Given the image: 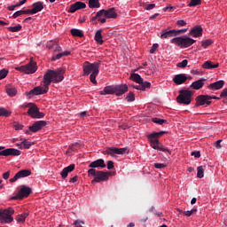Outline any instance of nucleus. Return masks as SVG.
I'll use <instances>...</instances> for the list:
<instances>
[{
  "mask_svg": "<svg viewBox=\"0 0 227 227\" xmlns=\"http://www.w3.org/2000/svg\"><path fill=\"white\" fill-rule=\"evenodd\" d=\"M152 122L156 123L157 125H164V123H168V120L154 117L152 119Z\"/></svg>",
  "mask_w": 227,
  "mask_h": 227,
  "instance_id": "obj_34",
  "label": "nucleus"
},
{
  "mask_svg": "<svg viewBox=\"0 0 227 227\" xmlns=\"http://www.w3.org/2000/svg\"><path fill=\"white\" fill-rule=\"evenodd\" d=\"M107 169H114V162L113 160L107 161Z\"/></svg>",
  "mask_w": 227,
  "mask_h": 227,
  "instance_id": "obj_56",
  "label": "nucleus"
},
{
  "mask_svg": "<svg viewBox=\"0 0 227 227\" xmlns=\"http://www.w3.org/2000/svg\"><path fill=\"white\" fill-rule=\"evenodd\" d=\"M89 8H100V2L98 0H89Z\"/></svg>",
  "mask_w": 227,
  "mask_h": 227,
  "instance_id": "obj_33",
  "label": "nucleus"
},
{
  "mask_svg": "<svg viewBox=\"0 0 227 227\" xmlns=\"http://www.w3.org/2000/svg\"><path fill=\"white\" fill-rule=\"evenodd\" d=\"M31 192L33 190L29 186L22 185L19 192L11 200H24V198H28Z\"/></svg>",
  "mask_w": 227,
  "mask_h": 227,
  "instance_id": "obj_11",
  "label": "nucleus"
},
{
  "mask_svg": "<svg viewBox=\"0 0 227 227\" xmlns=\"http://www.w3.org/2000/svg\"><path fill=\"white\" fill-rule=\"evenodd\" d=\"M170 43H175L177 47H180V49H187V47H191V45L196 43V40L188 36H179L171 39Z\"/></svg>",
  "mask_w": 227,
  "mask_h": 227,
  "instance_id": "obj_6",
  "label": "nucleus"
},
{
  "mask_svg": "<svg viewBox=\"0 0 227 227\" xmlns=\"http://www.w3.org/2000/svg\"><path fill=\"white\" fill-rule=\"evenodd\" d=\"M100 17H106V19H116L118 17V13L116 12V9L114 7H112L108 10H100L97 12V14L91 18V22H95L97 19Z\"/></svg>",
  "mask_w": 227,
  "mask_h": 227,
  "instance_id": "obj_8",
  "label": "nucleus"
},
{
  "mask_svg": "<svg viewBox=\"0 0 227 227\" xmlns=\"http://www.w3.org/2000/svg\"><path fill=\"white\" fill-rule=\"evenodd\" d=\"M26 176H31V171L29 169H22L15 174L13 178L10 179L11 184L17 182L20 178H26Z\"/></svg>",
  "mask_w": 227,
  "mask_h": 227,
  "instance_id": "obj_16",
  "label": "nucleus"
},
{
  "mask_svg": "<svg viewBox=\"0 0 227 227\" xmlns=\"http://www.w3.org/2000/svg\"><path fill=\"white\" fill-rule=\"evenodd\" d=\"M189 63V60L184 59L182 62L176 64L177 68H185Z\"/></svg>",
  "mask_w": 227,
  "mask_h": 227,
  "instance_id": "obj_44",
  "label": "nucleus"
},
{
  "mask_svg": "<svg viewBox=\"0 0 227 227\" xmlns=\"http://www.w3.org/2000/svg\"><path fill=\"white\" fill-rule=\"evenodd\" d=\"M27 215H29V213H23L21 215H19L16 218L17 223H24Z\"/></svg>",
  "mask_w": 227,
  "mask_h": 227,
  "instance_id": "obj_36",
  "label": "nucleus"
},
{
  "mask_svg": "<svg viewBox=\"0 0 227 227\" xmlns=\"http://www.w3.org/2000/svg\"><path fill=\"white\" fill-rule=\"evenodd\" d=\"M21 15H23V14H22V10L17 11L16 12H14V13L12 14V19H17V17H20Z\"/></svg>",
  "mask_w": 227,
  "mask_h": 227,
  "instance_id": "obj_54",
  "label": "nucleus"
},
{
  "mask_svg": "<svg viewBox=\"0 0 227 227\" xmlns=\"http://www.w3.org/2000/svg\"><path fill=\"white\" fill-rule=\"evenodd\" d=\"M8 178H10V171H7V172L3 174V179L4 180H8Z\"/></svg>",
  "mask_w": 227,
  "mask_h": 227,
  "instance_id": "obj_61",
  "label": "nucleus"
},
{
  "mask_svg": "<svg viewBox=\"0 0 227 227\" xmlns=\"http://www.w3.org/2000/svg\"><path fill=\"white\" fill-rule=\"evenodd\" d=\"M94 40H96L97 43H99V45L104 43V40L102 39V30H98L96 32Z\"/></svg>",
  "mask_w": 227,
  "mask_h": 227,
  "instance_id": "obj_30",
  "label": "nucleus"
},
{
  "mask_svg": "<svg viewBox=\"0 0 227 227\" xmlns=\"http://www.w3.org/2000/svg\"><path fill=\"white\" fill-rule=\"evenodd\" d=\"M129 91V86L123 85H113V86H106L104 88L103 90H100L99 93L101 95H115L117 97H121V95L127 93Z\"/></svg>",
  "mask_w": 227,
  "mask_h": 227,
  "instance_id": "obj_3",
  "label": "nucleus"
},
{
  "mask_svg": "<svg viewBox=\"0 0 227 227\" xmlns=\"http://www.w3.org/2000/svg\"><path fill=\"white\" fill-rule=\"evenodd\" d=\"M186 31H187V28L176 30V36H177V35H182L184 33H186Z\"/></svg>",
  "mask_w": 227,
  "mask_h": 227,
  "instance_id": "obj_58",
  "label": "nucleus"
},
{
  "mask_svg": "<svg viewBox=\"0 0 227 227\" xmlns=\"http://www.w3.org/2000/svg\"><path fill=\"white\" fill-rule=\"evenodd\" d=\"M8 31H11V33H19V31H20V29H22V25H18L15 27H9Z\"/></svg>",
  "mask_w": 227,
  "mask_h": 227,
  "instance_id": "obj_37",
  "label": "nucleus"
},
{
  "mask_svg": "<svg viewBox=\"0 0 227 227\" xmlns=\"http://www.w3.org/2000/svg\"><path fill=\"white\" fill-rule=\"evenodd\" d=\"M89 176H94V179L91 181L92 184H97L100 182H107L109 180V172L99 171L95 168H90L88 170Z\"/></svg>",
  "mask_w": 227,
  "mask_h": 227,
  "instance_id": "obj_4",
  "label": "nucleus"
},
{
  "mask_svg": "<svg viewBox=\"0 0 227 227\" xmlns=\"http://www.w3.org/2000/svg\"><path fill=\"white\" fill-rule=\"evenodd\" d=\"M10 71H8V69L4 68L0 70V81H2V79H5V77H7L8 74Z\"/></svg>",
  "mask_w": 227,
  "mask_h": 227,
  "instance_id": "obj_40",
  "label": "nucleus"
},
{
  "mask_svg": "<svg viewBox=\"0 0 227 227\" xmlns=\"http://www.w3.org/2000/svg\"><path fill=\"white\" fill-rule=\"evenodd\" d=\"M53 51L55 52H61V51H63V50L61 49V46H59V44H54L53 45Z\"/></svg>",
  "mask_w": 227,
  "mask_h": 227,
  "instance_id": "obj_52",
  "label": "nucleus"
},
{
  "mask_svg": "<svg viewBox=\"0 0 227 227\" xmlns=\"http://www.w3.org/2000/svg\"><path fill=\"white\" fill-rule=\"evenodd\" d=\"M196 104H195V107H200V106H205V104H207V106H210V104H212V98L209 95H199L196 98Z\"/></svg>",
  "mask_w": 227,
  "mask_h": 227,
  "instance_id": "obj_14",
  "label": "nucleus"
},
{
  "mask_svg": "<svg viewBox=\"0 0 227 227\" xmlns=\"http://www.w3.org/2000/svg\"><path fill=\"white\" fill-rule=\"evenodd\" d=\"M176 30H168V29H163L160 31V38L162 40L167 39V38H171L173 36H176Z\"/></svg>",
  "mask_w": 227,
  "mask_h": 227,
  "instance_id": "obj_20",
  "label": "nucleus"
},
{
  "mask_svg": "<svg viewBox=\"0 0 227 227\" xmlns=\"http://www.w3.org/2000/svg\"><path fill=\"white\" fill-rule=\"evenodd\" d=\"M31 106H33V103H27V104H26V105H22L21 107H22L23 109H26V108H27V107H28V109H30V108H31Z\"/></svg>",
  "mask_w": 227,
  "mask_h": 227,
  "instance_id": "obj_64",
  "label": "nucleus"
},
{
  "mask_svg": "<svg viewBox=\"0 0 227 227\" xmlns=\"http://www.w3.org/2000/svg\"><path fill=\"white\" fill-rule=\"evenodd\" d=\"M22 15H33V10L22 11Z\"/></svg>",
  "mask_w": 227,
  "mask_h": 227,
  "instance_id": "obj_59",
  "label": "nucleus"
},
{
  "mask_svg": "<svg viewBox=\"0 0 227 227\" xmlns=\"http://www.w3.org/2000/svg\"><path fill=\"white\" fill-rule=\"evenodd\" d=\"M151 141V146L153 148V150H160V152H168V153H171V152L164 147V145H161L159 142V139L157 138H149Z\"/></svg>",
  "mask_w": 227,
  "mask_h": 227,
  "instance_id": "obj_17",
  "label": "nucleus"
},
{
  "mask_svg": "<svg viewBox=\"0 0 227 227\" xmlns=\"http://www.w3.org/2000/svg\"><path fill=\"white\" fill-rule=\"evenodd\" d=\"M83 75H90V81L92 84H97V75H98L100 68V61L90 63L85 61L82 65Z\"/></svg>",
  "mask_w": 227,
  "mask_h": 227,
  "instance_id": "obj_2",
  "label": "nucleus"
},
{
  "mask_svg": "<svg viewBox=\"0 0 227 227\" xmlns=\"http://www.w3.org/2000/svg\"><path fill=\"white\" fill-rule=\"evenodd\" d=\"M154 168H156V169H164V168H166V164L154 163Z\"/></svg>",
  "mask_w": 227,
  "mask_h": 227,
  "instance_id": "obj_49",
  "label": "nucleus"
},
{
  "mask_svg": "<svg viewBox=\"0 0 227 227\" xmlns=\"http://www.w3.org/2000/svg\"><path fill=\"white\" fill-rule=\"evenodd\" d=\"M155 8V4H148L145 5V10H153Z\"/></svg>",
  "mask_w": 227,
  "mask_h": 227,
  "instance_id": "obj_55",
  "label": "nucleus"
},
{
  "mask_svg": "<svg viewBox=\"0 0 227 227\" xmlns=\"http://www.w3.org/2000/svg\"><path fill=\"white\" fill-rule=\"evenodd\" d=\"M126 100L127 102H134V100H136L134 92L132 91L129 92L128 96L126 97Z\"/></svg>",
  "mask_w": 227,
  "mask_h": 227,
  "instance_id": "obj_43",
  "label": "nucleus"
},
{
  "mask_svg": "<svg viewBox=\"0 0 227 227\" xmlns=\"http://www.w3.org/2000/svg\"><path fill=\"white\" fill-rule=\"evenodd\" d=\"M191 155L195 157V159H200V157H201V153L200 151L192 152Z\"/></svg>",
  "mask_w": 227,
  "mask_h": 227,
  "instance_id": "obj_50",
  "label": "nucleus"
},
{
  "mask_svg": "<svg viewBox=\"0 0 227 227\" xmlns=\"http://www.w3.org/2000/svg\"><path fill=\"white\" fill-rule=\"evenodd\" d=\"M205 82H207V79L200 78V79L193 82L190 85V88H192V90H201V88H203V86H205Z\"/></svg>",
  "mask_w": 227,
  "mask_h": 227,
  "instance_id": "obj_19",
  "label": "nucleus"
},
{
  "mask_svg": "<svg viewBox=\"0 0 227 227\" xmlns=\"http://www.w3.org/2000/svg\"><path fill=\"white\" fill-rule=\"evenodd\" d=\"M63 56H70V51H64V52H59L57 55H54L51 58V61H58V59H61V58H63Z\"/></svg>",
  "mask_w": 227,
  "mask_h": 227,
  "instance_id": "obj_29",
  "label": "nucleus"
},
{
  "mask_svg": "<svg viewBox=\"0 0 227 227\" xmlns=\"http://www.w3.org/2000/svg\"><path fill=\"white\" fill-rule=\"evenodd\" d=\"M14 129H15V130H22V129H24V125L16 124V125H14Z\"/></svg>",
  "mask_w": 227,
  "mask_h": 227,
  "instance_id": "obj_60",
  "label": "nucleus"
},
{
  "mask_svg": "<svg viewBox=\"0 0 227 227\" xmlns=\"http://www.w3.org/2000/svg\"><path fill=\"white\" fill-rule=\"evenodd\" d=\"M205 170L203 169V166H200L197 168V176L198 178H203Z\"/></svg>",
  "mask_w": 227,
  "mask_h": 227,
  "instance_id": "obj_39",
  "label": "nucleus"
},
{
  "mask_svg": "<svg viewBox=\"0 0 227 227\" xmlns=\"http://www.w3.org/2000/svg\"><path fill=\"white\" fill-rule=\"evenodd\" d=\"M192 95H194L193 90H179V95L176 98L177 104H184V106H190L192 102Z\"/></svg>",
  "mask_w": 227,
  "mask_h": 227,
  "instance_id": "obj_5",
  "label": "nucleus"
},
{
  "mask_svg": "<svg viewBox=\"0 0 227 227\" xmlns=\"http://www.w3.org/2000/svg\"><path fill=\"white\" fill-rule=\"evenodd\" d=\"M103 153L104 155H111V157H114V154L123 155L127 153V148L108 147Z\"/></svg>",
  "mask_w": 227,
  "mask_h": 227,
  "instance_id": "obj_12",
  "label": "nucleus"
},
{
  "mask_svg": "<svg viewBox=\"0 0 227 227\" xmlns=\"http://www.w3.org/2000/svg\"><path fill=\"white\" fill-rule=\"evenodd\" d=\"M130 79L131 81H134V82H137V84H142L143 82V79L141 78V75H139V74H131Z\"/></svg>",
  "mask_w": 227,
  "mask_h": 227,
  "instance_id": "obj_28",
  "label": "nucleus"
},
{
  "mask_svg": "<svg viewBox=\"0 0 227 227\" xmlns=\"http://www.w3.org/2000/svg\"><path fill=\"white\" fill-rule=\"evenodd\" d=\"M187 79L188 78L185 76V74H179L175 75V77L173 78V81L175 84L180 85V84H184V82H186Z\"/></svg>",
  "mask_w": 227,
  "mask_h": 227,
  "instance_id": "obj_22",
  "label": "nucleus"
},
{
  "mask_svg": "<svg viewBox=\"0 0 227 227\" xmlns=\"http://www.w3.org/2000/svg\"><path fill=\"white\" fill-rule=\"evenodd\" d=\"M86 8V4L83 2H75L74 4H71L68 12L69 13H75L77 10H84Z\"/></svg>",
  "mask_w": 227,
  "mask_h": 227,
  "instance_id": "obj_18",
  "label": "nucleus"
},
{
  "mask_svg": "<svg viewBox=\"0 0 227 227\" xmlns=\"http://www.w3.org/2000/svg\"><path fill=\"white\" fill-rule=\"evenodd\" d=\"M45 125H47V121H36L32 126H29L28 129L25 130V134H29V132H38L39 130H42Z\"/></svg>",
  "mask_w": 227,
  "mask_h": 227,
  "instance_id": "obj_13",
  "label": "nucleus"
},
{
  "mask_svg": "<svg viewBox=\"0 0 227 227\" xmlns=\"http://www.w3.org/2000/svg\"><path fill=\"white\" fill-rule=\"evenodd\" d=\"M5 90L9 97H15V95H17V89L15 87H12V85H7L5 87Z\"/></svg>",
  "mask_w": 227,
  "mask_h": 227,
  "instance_id": "obj_27",
  "label": "nucleus"
},
{
  "mask_svg": "<svg viewBox=\"0 0 227 227\" xmlns=\"http://www.w3.org/2000/svg\"><path fill=\"white\" fill-rule=\"evenodd\" d=\"M201 4V0H191L188 3V6L192 7V6H200Z\"/></svg>",
  "mask_w": 227,
  "mask_h": 227,
  "instance_id": "obj_42",
  "label": "nucleus"
},
{
  "mask_svg": "<svg viewBox=\"0 0 227 227\" xmlns=\"http://www.w3.org/2000/svg\"><path fill=\"white\" fill-rule=\"evenodd\" d=\"M71 35H73L74 36H78V38H82V36H84V34H82V31L76 28L71 29Z\"/></svg>",
  "mask_w": 227,
  "mask_h": 227,
  "instance_id": "obj_35",
  "label": "nucleus"
},
{
  "mask_svg": "<svg viewBox=\"0 0 227 227\" xmlns=\"http://www.w3.org/2000/svg\"><path fill=\"white\" fill-rule=\"evenodd\" d=\"M74 169H75V165L74 164H71L68 167H66L65 168H63V170L60 172L61 177L63 179L67 178V176H68L69 173H72V171H74Z\"/></svg>",
  "mask_w": 227,
  "mask_h": 227,
  "instance_id": "obj_23",
  "label": "nucleus"
},
{
  "mask_svg": "<svg viewBox=\"0 0 227 227\" xmlns=\"http://www.w3.org/2000/svg\"><path fill=\"white\" fill-rule=\"evenodd\" d=\"M15 214L13 207H8L6 209H0V223L2 224H10L13 223V218L12 215Z\"/></svg>",
  "mask_w": 227,
  "mask_h": 227,
  "instance_id": "obj_7",
  "label": "nucleus"
},
{
  "mask_svg": "<svg viewBox=\"0 0 227 227\" xmlns=\"http://www.w3.org/2000/svg\"><path fill=\"white\" fill-rule=\"evenodd\" d=\"M140 84L142 85V91H145L146 88H150V86H152V83L149 82H142Z\"/></svg>",
  "mask_w": 227,
  "mask_h": 227,
  "instance_id": "obj_47",
  "label": "nucleus"
},
{
  "mask_svg": "<svg viewBox=\"0 0 227 227\" xmlns=\"http://www.w3.org/2000/svg\"><path fill=\"white\" fill-rule=\"evenodd\" d=\"M227 97V88L223 89L220 94V98H226Z\"/></svg>",
  "mask_w": 227,
  "mask_h": 227,
  "instance_id": "obj_53",
  "label": "nucleus"
},
{
  "mask_svg": "<svg viewBox=\"0 0 227 227\" xmlns=\"http://www.w3.org/2000/svg\"><path fill=\"white\" fill-rule=\"evenodd\" d=\"M211 43H213L211 39H206L201 41V45L204 49H207V47H210Z\"/></svg>",
  "mask_w": 227,
  "mask_h": 227,
  "instance_id": "obj_41",
  "label": "nucleus"
},
{
  "mask_svg": "<svg viewBox=\"0 0 227 227\" xmlns=\"http://www.w3.org/2000/svg\"><path fill=\"white\" fill-rule=\"evenodd\" d=\"M157 49H159V43L153 44L150 50V54H155V51H157Z\"/></svg>",
  "mask_w": 227,
  "mask_h": 227,
  "instance_id": "obj_48",
  "label": "nucleus"
},
{
  "mask_svg": "<svg viewBox=\"0 0 227 227\" xmlns=\"http://www.w3.org/2000/svg\"><path fill=\"white\" fill-rule=\"evenodd\" d=\"M27 114L31 116V118H37V119L43 118V116H45V114L40 112V109L38 108V106H36V105H35L34 103H32V106L28 109Z\"/></svg>",
  "mask_w": 227,
  "mask_h": 227,
  "instance_id": "obj_15",
  "label": "nucleus"
},
{
  "mask_svg": "<svg viewBox=\"0 0 227 227\" xmlns=\"http://www.w3.org/2000/svg\"><path fill=\"white\" fill-rule=\"evenodd\" d=\"M26 3H27V0H21L16 4V6L17 8H19V6H22V4H26Z\"/></svg>",
  "mask_w": 227,
  "mask_h": 227,
  "instance_id": "obj_62",
  "label": "nucleus"
},
{
  "mask_svg": "<svg viewBox=\"0 0 227 227\" xmlns=\"http://www.w3.org/2000/svg\"><path fill=\"white\" fill-rule=\"evenodd\" d=\"M20 151L15 148L4 149V146H0V157H19Z\"/></svg>",
  "mask_w": 227,
  "mask_h": 227,
  "instance_id": "obj_10",
  "label": "nucleus"
},
{
  "mask_svg": "<svg viewBox=\"0 0 227 227\" xmlns=\"http://www.w3.org/2000/svg\"><path fill=\"white\" fill-rule=\"evenodd\" d=\"M12 114V112L0 107V116H4L5 118H8Z\"/></svg>",
  "mask_w": 227,
  "mask_h": 227,
  "instance_id": "obj_38",
  "label": "nucleus"
},
{
  "mask_svg": "<svg viewBox=\"0 0 227 227\" xmlns=\"http://www.w3.org/2000/svg\"><path fill=\"white\" fill-rule=\"evenodd\" d=\"M97 19H98V22H101V24H106L107 19H109V18H106V17L104 16V18L99 17V18H97Z\"/></svg>",
  "mask_w": 227,
  "mask_h": 227,
  "instance_id": "obj_57",
  "label": "nucleus"
},
{
  "mask_svg": "<svg viewBox=\"0 0 227 227\" xmlns=\"http://www.w3.org/2000/svg\"><path fill=\"white\" fill-rule=\"evenodd\" d=\"M78 179H79V177L77 176H75L73 178H70L69 182L71 184H75V182H77Z\"/></svg>",
  "mask_w": 227,
  "mask_h": 227,
  "instance_id": "obj_63",
  "label": "nucleus"
},
{
  "mask_svg": "<svg viewBox=\"0 0 227 227\" xmlns=\"http://www.w3.org/2000/svg\"><path fill=\"white\" fill-rule=\"evenodd\" d=\"M166 134V131H160V132H154L148 136L149 139H157V137H160V136H164Z\"/></svg>",
  "mask_w": 227,
  "mask_h": 227,
  "instance_id": "obj_32",
  "label": "nucleus"
},
{
  "mask_svg": "<svg viewBox=\"0 0 227 227\" xmlns=\"http://www.w3.org/2000/svg\"><path fill=\"white\" fill-rule=\"evenodd\" d=\"M33 145V143L24 139V138H21V144L20 145L21 150L22 148H25L26 150L31 148V145Z\"/></svg>",
  "mask_w": 227,
  "mask_h": 227,
  "instance_id": "obj_31",
  "label": "nucleus"
},
{
  "mask_svg": "<svg viewBox=\"0 0 227 227\" xmlns=\"http://www.w3.org/2000/svg\"><path fill=\"white\" fill-rule=\"evenodd\" d=\"M176 25L182 27L184 26H187V22L184 20H179L176 21Z\"/></svg>",
  "mask_w": 227,
  "mask_h": 227,
  "instance_id": "obj_51",
  "label": "nucleus"
},
{
  "mask_svg": "<svg viewBox=\"0 0 227 227\" xmlns=\"http://www.w3.org/2000/svg\"><path fill=\"white\" fill-rule=\"evenodd\" d=\"M189 35L193 38H198V36H201L203 35V27H201V26H196L190 31Z\"/></svg>",
  "mask_w": 227,
  "mask_h": 227,
  "instance_id": "obj_21",
  "label": "nucleus"
},
{
  "mask_svg": "<svg viewBox=\"0 0 227 227\" xmlns=\"http://www.w3.org/2000/svg\"><path fill=\"white\" fill-rule=\"evenodd\" d=\"M16 70L23 74H35L37 70L36 62L31 59L28 64L16 67Z\"/></svg>",
  "mask_w": 227,
  "mask_h": 227,
  "instance_id": "obj_9",
  "label": "nucleus"
},
{
  "mask_svg": "<svg viewBox=\"0 0 227 227\" xmlns=\"http://www.w3.org/2000/svg\"><path fill=\"white\" fill-rule=\"evenodd\" d=\"M196 212H198V209L197 208H193L192 210L184 211L183 214H184V215H186V217H191V215L192 214H196Z\"/></svg>",
  "mask_w": 227,
  "mask_h": 227,
  "instance_id": "obj_45",
  "label": "nucleus"
},
{
  "mask_svg": "<svg viewBox=\"0 0 227 227\" xmlns=\"http://www.w3.org/2000/svg\"><path fill=\"white\" fill-rule=\"evenodd\" d=\"M202 67L206 68L207 70H212V61H206L203 65Z\"/></svg>",
  "mask_w": 227,
  "mask_h": 227,
  "instance_id": "obj_46",
  "label": "nucleus"
},
{
  "mask_svg": "<svg viewBox=\"0 0 227 227\" xmlns=\"http://www.w3.org/2000/svg\"><path fill=\"white\" fill-rule=\"evenodd\" d=\"M224 86V81L220 80L217 82H215L207 86L208 90H221Z\"/></svg>",
  "mask_w": 227,
  "mask_h": 227,
  "instance_id": "obj_24",
  "label": "nucleus"
},
{
  "mask_svg": "<svg viewBox=\"0 0 227 227\" xmlns=\"http://www.w3.org/2000/svg\"><path fill=\"white\" fill-rule=\"evenodd\" d=\"M65 69L59 68L57 70L48 69L43 75V87H35L30 91L27 92V95L35 97L38 95H45L49 91V86L53 82L54 84L61 82L65 79Z\"/></svg>",
  "mask_w": 227,
  "mask_h": 227,
  "instance_id": "obj_1",
  "label": "nucleus"
},
{
  "mask_svg": "<svg viewBox=\"0 0 227 227\" xmlns=\"http://www.w3.org/2000/svg\"><path fill=\"white\" fill-rule=\"evenodd\" d=\"M32 6V15H35V13H38V12H42V10H43V2L34 3Z\"/></svg>",
  "mask_w": 227,
  "mask_h": 227,
  "instance_id": "obj_26",
  "label": "nucleus"
},
{
  "mask_svg": "<svg viewBox=\"0 0 227 227\" xmlns=\"http://www.w3.org/2000/svg\"><path fill=\"white\" fill-rule=\"evenodd\" d=\"M89 168H106V161H104L103 159H98V160H96L94 161H92L90 165H89Z\"/></svg>",
  "mask_w": 227,
  "mask_h": 227,
  "instance_id": "obj_25",
  "label": "nucleus"
}]
</instances>
